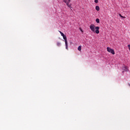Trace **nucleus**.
<instances>
[{"label":"nucleus","instance_id":"4468645a","mask_svg":"<svg viewBox=\"0 0 130 130\" xmlns=\"http://www.w3.org/2000/svg\"><path fill=\"white\" fill-rule=\"evenodd\" d=\"M127 47H128V49L129 50L130 49V45L129 44L128 45Z\"/></svg>","mask_w":130,"mask_h":130},{"label":"nucleus","instance_id":"f8f14e48","mask_svg":"<svg viewBox=\"0 0 130 130\" xmlns=\"http://www.w3.org/2000/svg\"><path fill=\"white\" fill-rule=\"evenodd\" d=\"M119 16L121 18H125V17H123V16H122L121 14H119Z\"/></svg>","mask_w":130,"mask_h":130},{"label":"nucleus","instance_id":"0eeeda50","mask_svg":"<svg viewBox=\"0 0 130 130\" xmlns=\"http://www.w3.org/2000/svg\"><path fill=\"white\" fill-rule=\"evenodd\" d=\"M95 10H96V11H99L100 10V8L99 7V6H95Z\"/></svg>","mask_w":130,"mask_h":130},{"label":"nucleus","instance_id":"20e7f679","mask_svg":"<svg viewBox=\"0 0 130 130\" xmlns=\"http://www.w3.org/2000/svg\"><path fill=\"white\" fill-rule=\"evenodd\" d=\"M122 70L124 71V72H128V69H127V67H124L122 68Z\"/></svg>","mask_w":130,"mask_h":130},{"label":"nucleus","instance_id":"9d476101","mask_svg":"<svg viewBox=\"0 0 130 130\" xmlns=\"http://www.w3.org/2000/svg\"><path fill=\"white\" fill-rule=\"evenodd\" d=\"M61 45V44L60 42H57V46L59 47Z\"/></svg>","mask_w":130,"mask_h":130},{"label":"nucleus","instance_id":"ddd939ff","mask_svg":"<svg viewBox=\"0 0 130 130\" xmlns=\"http://www.w3.org/2000/svg\"><path fill=\"white\" fill-rule=\"evenodd\" d=\"M64 36V34L62 32V33L61 34V36H62V37H63V36Z\"/></svg>","mask_w":130,"mask_h":130},{"label":"nucleus","instance_id":"f3484780","mask_svg":"<svg viewBox=\"0 0 130 130\" xmlns=\"http://www.w3.org/2000/svg\"><path fill=\"white\" fill-rule=\"evenodd\" d=\"M81 31H83L82 30V29H81Z\"/></svg>","mask_w":130,"mask_h":130},{"label":"nucleus","instance_id":"f257e3e1","mask_svg":"<svg viewBox=\"0 0 130 130\" xmlns=\"http://www.w3.org/2000/svg\"><path fill=\"white\" fill-rule=\"evenodd\" d=\"M89 28L91 31H92V32H93V33H96V34H99V33H100V31H99L100 27L99 26L95 27V25L92 24L90 25Z\"/></svg>","mask_w":130,"mask_h":130},{"label":"nucleus","instance_id":"6e6552de","mask_svg":"<svg viewBox=\"0 0 130 130\" xmlns=\"http://www.w3.org/2000/svg\"><path fill=\"white\" fill-rule=\"evenodd\" d=\"M95 22H96V23H98V24H99V23H100V19H99V18H96L95 19Z\"/></svg>","mask_w":130,"mask_h":130},{"label":"nucleus","instance_id":"dca6fc26","mask_svg":"<svg viewBox=\"0 0 130 130\" xmlns=\"http://www.w3.org/2000/svg\"><path fill=\"white\" fill-rule=\"evenodd\" d=\"M59 33H60V34H61L62 33V32H61V31H59Z\"/></svg>","mask_w":130,"mask_h":130},{"label":"nucleus","instance_id":"7ed1b4c3","mask_svg":"<svg viewBox=\"0 0 130 130\" xmlns=\"http://www.w3.org/2000/svg\"><path fill=\"white\" fill-rule=\"evenodd\" d=\"M107 50L108 52L112 53V54H115V52H114V50H113V49H111L110 47H108L107 48Z\"/></svg>","mask_w":130,"mask_h":130},{"label":"nucleus","instance_id":"2eb2a0df","mask_svg":"<svg viewBox=\"0 0 130 130\" xmlns=\"http://www.w3.org/2000/svg\"><path fill=\"white\" fill-rule=\"evenodd\" d=\"M59 33H60V34H61L62 33V32H61V31H59Z\"/></svg>","mask_w":130,"mask_h":130},{"label":"nucleus","instance_id":"1a4fd4ad","mask_svg":"<svg viewBox=\"0 0 130 130\" xmlns=\"http://www.w3.org/2000/svg\"><path fill=\"white\" fill-rule=\"evenodd\" d=\"M78 50H79V51H81L82 50V46H79L78 47Z\"/></svg>","mask_w":130,"mask_h":130},{"label":"nucleus","instance_id":"9b49d317","mask_svg":"<svg viewBox=\"0 0 130 130\" xmlns=\"http://www.w3.org/2000/svg\"><path fill=\"white\" fill-rule=\"evenodd\" d=\"M94 3H95V4H98V0H94Z\"/></svg>","mask_w":130,"mask_h":130},{"label":"nucleus","instance_id":"423d86ee","mask_svg":"<svg viewBox=\"0 0 130 130\" xmlns=\"http://www.w3.org/2000/svg\"><path fill=\"white\" fill-rule=\"evenodd\" d=\"M67 6L69 7L70 8V9H72V4H70V3H67V4H66Z\"/></svg>","mask_w":130,"mask_h":130},{"label":"nucleus","instance_id":"f03ea898","mask_svg":"<svg viewBox=\"0 0 130 130\" xmlns=\"http://www.w3.org/2000/svg\"><path fill=\"white\" fill-rule=\"evenodd\" d=\"M63 39H64V41H65V45H66V49H69V48H68V40H67V36L66 35L63 36Z\"/></svg>","mask_w":130,"mask_h":130},{"label":"nucleus","instance_id":"39448f33","mask_svg":"<svg viewBox=\"0 0 130 130\" xmlns=\"http://www.w3.org/2000/svg\"><path fill=\"white\" fill-rule=\"evenodd\" d=\"M63 1L64 2V3H65V4H66V5L71 3V0H63Z\"/></svg>","mask_w":130,"mask_h":130}]
</instances>
